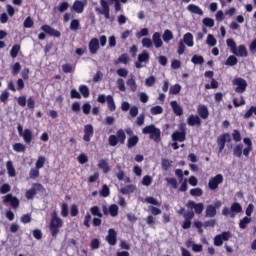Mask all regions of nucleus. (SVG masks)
<instances>
[{"label": "nucleus", "mask_w": 256, "mask_h": 256, "mask_svg": "<svg viewBox=\"0 0 256 256\" xmlns=\"http://www.w3.org/2000/svg\"><path fill=\"white\" fill-rule=\"evenodd\" d=\"M61 227H63V219H61L57 211L54 210L51 214V219L49 224L51 235L53 237H57V235H59V231H61Z\"/></svg>", "instance_id": "obj_1"}, {"label": "nucleus", "mask_w": 256, "mask_h": 256, "mask_svg": "<svg viewBox=\"0 0 256 256\" xmlns=\"http://www.w3.org/2000/svg\"><path fill=\"white\" fill-rule=\"evenodd\" d=\"M125 139H127V135H125L124 129H119L116 132V135H110L108 138V143L110 147H117V145L120 143V145H125Z\"/></svg>", "instance_id": "obj_2"}, {"label": "nucleus", "mask_w": 256, "mask_h": 256, "mask_svg": "<svg viewBox=\"0 0 256 256\" xmlns=\"http://www.w3.org/2000/svg\"><path fill=\"white\" fill-rule=\"evenodd\" d=\"M142 133L144 135H150V139L155 143H159L161 141V129L155 127V125L151 124L142 129Z\"/></svg>", "instance_id": "obj_3"}, {"label": "nucleus", "mask_w": 256, "mask_h": 256, "mask_svg": "<svg viewBox=\"0 0 256 256\" xmlns=\"http://www.w3.org/2000/svg\"><path fill=\"white\" fill-rule=\"evenodd\" d=\"M178 215H183L184 218L182 229H191V221H193L195 217V212L193 210L185 212V208H180L178 210Z\"/></svg>", "instance_id": "obj_4"}, {"label": "nucleus", "mask_w": 256, "mask_h": 256, "mask_svg": "<svg viewBox=\"0 0 256 256\" xmlns=\"http://www.w3.org/2000/svg\"><path fill=\"white\" fill-rule=\"evenodd\" d=\"M242 211H243V207L241 206V204L238 202H234L232 203L230 209L227 206H225L222 209V215L224 217H231V219H235V214L241 213Z\"/></svg>", "instance_id": "obj_5"}, {"label": "nucleus", "mask_w": 256, "mask_h": 256, "mask_svg": "<svg viewBox=\"0 0 256 256\" xmlns=\"http://www.w3.org/2000/svg\"><path fill=\"white\" fill-rule=\"evenodd\" d=\"M45 187L41 183H34L32 187L25 192V197L28 200L34 199L37 193H45Z\"/></svg>", "instance_id": "obj_6"}, {"label": "nucleus", "mask_w": 256, "mask_h": 256, "mask_svg": "<svg viewBox=\"0 0 256 256\" xmlns=\"http://www.w3.org/2000/svg\"><path fill=\"white\" fill-rule=\"evenodd\" d=\"M17 131L20 137H23L24 142H26L27 145L31 144V141H33V132H31V129H25L23 131V126L19 123L17 126Z\"/></svg>", "instance_id": "obj_7"}, {"label": "nucleus", "mask_w": 256, "mask_h": 256, "mask_svg": "<svg viewBox=\"0 0 256 256\" xmlns=\"http://www.w3.org/2000/svg\"><path fill=\"white\" fill-rule=\"evenodd\" d=\"M186 207H187V209H191V211H193V209H194V212L196 213V215H201V213H203V211L205 209V205L202 202L197 203L193 200H189L186 203Z\"/></svg>", "instance_id": "obj_8"}, {"label": "nucleus", "mask_w": 256, "mask_h": 256, "mask_svg": "<svg viewBox=\"0 0 256 256\" xmlns=\"http://www.w3.org/2000/svg\"><path fill=\"white\" fill-rule=\"evenodd\" d=\"M221 183H223V176L221 174H217L209 179L208 187L210 191H216V189H219V185H221Z\"/></svg>", "instance_id": "obj_9"}, {"label": "nucleus", "mask_w": 256, "mask_h": 256, "mask_svg": "<svg viewBox=\"0 0 256 256\" xmlns=\"http://www.w3.org/2000/svg\"><path fill=\"white\" fill-rule=\"evenodd\" d=\"M226 143H231V134L229 133L222 134L217 138L219 153H222L223 149H225Z\"/></svg>", "instance_id": "obj_10"}, {"label": "nucleus", "mask_w": 256, "mask_h": 256, "mask_svg": "<svg viewBox=\"0 0 256 256\" xmlns=\"http://www.w3.org/2000/svg\"><path fill=\"white\" fill-rule=\"evenodd\" d=\"M229 239H231V232H222L214 237V245L215 247H221L223 241H229Z\"/></svg>", "instance_id": "obj_11"}, {"label": "nucleus", "mask_w": 256, "mask_h": 256, "mask_svg": "<svg viewBox=\"0 0 256 256\" xmlns=\"http://www.w3.org/2000/svg\"><path fill=\"white\" fill-rule=\"evenodd\" d=\"M233 85H236V93H245L247 91V80L243 78H236L233 80Z\"/></svg>", "instance_id": "obj_12"}, {"label": "nucleus", "mask_w": 256, "mask_h": 256, "mask_svg": "<svg viewBox=\"0 0 256 256\" xmlns=\"http://www.w3.org/2000/svg\"><path fill=\"white\" fill-rule=\"evenodd\" d=\"M3 203L5 205H7V203L10 204V206L12 207V209H18L19 205H20V201L19 198L13 196V194H7L4 199H3Z\"/></svg>", "instance_id": "obj_13"}, {"label": "nucleus", "mask_w": 256, "mask_h": 256, "mask_svg": "<svg viewBox=\"0 0 256 256\" xmlns=\"http://www.w3.org/2000/svg\"><path fill=\"white\" fill-rule=\"evenodd\" d=\"M106 241L111 247H115V245H117V231H115V229L110 228L108 230Z\"/></svg>", "instance_id": "obj_14"}, {"label": "nucleus", "mask_w": 256, "mask_h": 256, "mask_svg": "<svg viewBox=\"0 0 256 256\" xmlns=\"http://www.w3.org/2000/svg\"><path fill=\"white\" fill-rule=\"evenodd\" d=\"M41 31L49 35L50 37H61V32L55 30V28L51 27L50 25L44 24L41 26Z\"/></svg>", "instance_id": "obj_15"}, {"label": "nucleus", "mask_w": 256, "mask_h": 256, "mask_svg": "<svg viewBox=\"0 0 256 256\" xmlns=\"http://www.w3.org/2000/svg\"><path fill=\"white\" fill-rule=\"evenodd\" d=\"M94 135L93 125L87 124L84 126V135H83V141L86 143H89L91 141V137Z\"/></svg>", "instance_id": "obj_16"}, {"label": "nucleus", "mask_w": 256, "mask_h": 256, "mask_svg": "<svg viewBox=\"0 0 256 256\" xmlns=\"http://www.w3.org/2000/svg\"><path fill=\"white\" fill-rule=\"evenodd\" d=\"M171 137H172V141L183 143L187 139V132L174 131Z\"/></svg>", "instance_id": "obj_17"}, {"label": "nucleus", "mask_w": 256, "mask_h": 256, "mask_svg": "<svg viewBox=\"0 0 256 256\" xmlns=\"http://www.w3.org/2000/svg\"><path fill=\"white\" fill-rule=\"evenodd\" d=\"M88 48L91 55H97V51H99V39L92 38L88 44Z\"/></svg>", "instance_id": "obj_18"}, {"label": "nucleus", "mask_w": 256, "mask_h": 256, "mask_svg": "<svg viewBox=\"0 0 256 256\" xmlns=\"http://www.w3.org/2000/svg\"><path fill=\"white\" fill-rule=\"evenodd\" d=\"M197 113L201 119H209V108L206 105L200 104L197 108Z\"/></svg>", "instance_id": "obj_19"}, {"label": "nucleus", "mask_w": 256, "mask_h": 256, "mask_svg": "<svg viewBox=\"0 0 256 256\" xmlns=\"http://www.w3.org/2000/svg\"><path fill=\"white\" fill-rule=\"evenodd\" d=\"M100 5L102 7L101 14L104 15L105 19H111V15L109 14V3L107 0H100Z\"/></svg>", "instance_id": "obj_20"}, {"label": "nucleus", "mask_w": 256, "mask_h": 256, "mask_svg": "<svg viewBox=\"0 0 256 256\" xmlns=\"http://www.w3.org/2000/svg\"><path fill=\"white\" fill-rule=\"evenodd\" d=\"M232 53L233 55H236V57H247L249 55L245 45H239L238 48L236 47L235 51Z\"/></svg>", "instance_id": "obj_21"}, {"label": "nucleus", "mask_w": 256, "mask_h": 256, "mask_svg": "<svg viewBox=\"0 0 256 256\" xmlns=\"http://www.w3.org/2000/svg\"><path fill=\"white\" fill-rule=\"evenodd\" d=\"M187 123L190 127H195V125L201 127V118L197 115H190L187 119Z\"/></svg>", "instance_id": "obj_22"}, {"label": "nucleus", "mask_w": 256, "mask_h": 256, "mask_svg": "<svg viewBox=\"0 0 256 256\" xmlns=\"http://www.w3.org/2000/svg\"><path fill=\"white\" fill-rule=\"evenodd\" d=\"M216 215L217 210L215 209V206H213L212 204L207 205L205 210V217L213 219V217H215Z\"/></svg>", "instance_id": "obj_23"}, {"label": "nucleus", "mask_w": 256, "mask_h": 256, "mask_svg": "<svg viewBox=\"0 0 256 256\" xmlns=\"http://www.w3.org/2000/svg\"><path fill=\"white\" fill-rule=\"evenodd\" d=\"M152 41H153L156 49H160V47H163V40H161V33L155 32L152 35Z\"/></svg>", "instance_id": "obj_24"}, {"label": "nucleus", "mask_w": 256, "mask_h": 256, "mask_svg": "<svg viewBox=\"0 0 256 256\" xmlns=\"http://www.w3.org/2000/svg\"><path fill=\"white\" fill-rule=\"evenodd\" d=\"M72 9L76 13H83V11L85 10V3L81 2V0H76L73 3Z\"/></svg>", "instance_id": "obj_25"}, {"label": "nucleus", "mask_w": 256, "mask_h": 256, "mask_svg": "<svg viewBox=\"0 0 256 256\" xmlns=\"http://www.w3.org/2000/svg\"><path fill=\"white\" fill-rule=\"evenodd\" d=\"M138 143H139V136L133 135L130 138H128L127 148L128 149H133V147H137Z\"/></svg>", "instance_id": "obj_26"}, {"label": "nucleus", "mask_w": 256, "mask_h": 256, "mask_svg": "<svg viewBox=\"0 0 256 256\" xmlns=\"http://www.w3.org/2000/svg\"><path fill=\"white\" fill-rule=\"evenodd\" d=\"M170 105L175 115H177L178 117H181V115H183V108L180 107L177 101H172Z\"/></svg>", "instance_id": "obj_27"}, {"label": "nucleus", "mask_w": 256, "mask_h": 256, "mask_svg": "<svg viewBox=\"0 0 256 256\" xmlns=\"http://www.w3.org/2000/svg\"><path fill=\"white\" fill-rule=\"evenodd\" d=\"M187 11L194 13L195 15H203V10L195 4H189L187 6Z\"/></svg>", "instance_id": "obj_28"}, {"label": "nucleus", "mask_w": 256, "mask_h": 256, "mask_svg": "<svg viewBox=\"0 0 256 256\" xmlns=\"http://www.w3.org/2000/svg\"><path fill=\"white\" fill-rule=\"evenodd\" d=\"M6 169H7L9 177H16L17 176V172L15 171V167L13 166L12 161H7L6 162Z\"/></svg>", "instance_id": "obj_29"}, {"label": "nucleus", "mask_w": 256, "mask_h": 256, "mask_svg": "<svg viewBox=\"0 0 256 256\" xmlns=\"http://www.w3.org/2000/svg\"><path fill=\"white\" fill-rule=\"evenodd\" d=\"M19 53H21V45H19V44L13 45L10 50V57L12 59H16V57H18Z\"/></svg>", "instance_id": "obj_30"}, {"label": "nucleus", "mask_w": 256, "mask_h": 256, "mask_svg": "<svg viewBox=\"0 0 256 256\" xmlns=\"http://www.w3.org/2000/svg\"><path fill=\"white\" fill-rule=\"evenodd\" d=\"M99 169H102L103 173H109L111 168L109 167V163L105 159H101L98 163Z\"/></svg>", "instance_id": "obj_31"}, {"label": "nucleus", "mask_w": 256, "mask_h": 256, "mask_svg": "<svg viewBox=\"0 0 256 256\" xmlns=\"http://www.w3.org/2000/svg\"><path fill=\"white\" fill-rule=\"evenodd\" d=\"M79 91H80V95H82V97H84V99L89 98V95H91L90 91H89V87H87V85L82 84L79 86Z\"/></svg>", "instance_id": "obj_32"}, {"label": "nucleus", "mask_w": 256, "mask_h": 256, "mask_svg": "<svg viewBox=\"0 0 256 256\" xmlns=\"http://www.w3.org/2000/svg\"><path fill=\"white\" fill-rule=\"evenodd\" d=\"M135 186L134 185H127L120 189V193L122 195H131V193H134Z\"/></svg>", "instance_id": "obj_33"}, {"label": "nucleus", "mask_w": 256, "mask_h": 256, "mask_svg": "<svg viewBox=\"0 0 256 256\" xmlns=\"http://www.w3.org/2000/svg\"><path fill=\"white\" fill-rule=\"evenodd\" d=\"M106 101H107L109 111L113 112L117 109V106H115V100H113V96L108 95L106 97Z\"/></svg>", "instance_id": "obj_34"}, {"label": "nucleus", "mask_w": 256, "mask_h": 256, "mask_svg": "<svg viewBox=\"0 0 256 256\" xmlns=\"http://www.w3.org/2000/svg\"><path fill=\"white\" fill-rule=\"evenodd\" d=\"M12 147L16 153H25L27 150V147L23 143H15Z\"/></svg>", "instance_id": "obj_35"}, {"label": "nucleus", "mask_w": 256, "mask_h": 256, "mask_svg": "<svg viewBox=\"0 0 256 256\" xmlns=\"http://www.w3.org/2000/svg\"><path fill=\"white\" fill-rule=\"evenodd\" d=\"M184 43L188 46V47H193L194 42H193V34H191L190 32L186 33L184 35Z\"/></svg>", "instance_id": "obj_36"}, {"label": "nucleus", "mask_w": 256, "mask_h": 256, "mask_svg": "<svg viewBox=\"0 0 256 256\" xmlns=\"http://www.w3.org/2000/svg\"><path fill=\"white\" fill-rule=\"evenodd\" d=\"M233 155H234V157H238L239 159H240V157H242V155H243V144H238L234 147Z\"/></svg>", "instance_id": "obj_37"}, {"label": "nucleus", "mask_w": 256, "mask_h": 256, "mask_svg": "<svg viewBox=\"0 0 256 256\" xmlns=\"http://www.w3.org/2000/svg\"><path fill=\"white\" fill-rule=\"evenodd\" d=\"M108 211L111 217H117V215H119V206H117V204H111Z\"/></svg>", "instance_id": "obj_38"}, {"label": "nucleus", "mask_w": 256, "mask_h": 256, "mask_svg": "<svg viewBox=\"0 0 256 256\" xmlns=\"http://www.w3.org/2000/svg\"><path fill=\"white\" fill-rule=\"evenodd\" d=\"M164 43H169L173 39V32L169 29H166L162 35Z\"/></svg>", "instance_id": "obj_39"}, {"label": "nucleus", "mask_w": 256, "mask_h": 256, "mask_svg": "<svg viewBox=\"0 0 256 256\" xmlns=\"http://www.w3.org/2000/svg\"><path fill=\"white\" fill-rule=\"evenodd\" d=\"M191 62L194 65H203L205 63V58H203V56L200 55H194L191 59Z\"/></svg>", "instance_id": "obj_40"}, {"label": "nucleus", "mask_w": 256, "mask_h": 256, "mask_svg": "<svg viewBox=\"0 0 256 256\" xmlns=\"http://www.w3.org/2000/svg\"><path fill=\"white\" fill-rule=\"evenodd\" d=\"M251 223V218L249 216H245L244 218L240 219L239 221V227L240 229H247V225Z\"/></svg>", "instance_id": "obj_41"}, {"label": "nucleus", "mask_w": 256, "mask_h": 256, "mask_svg": "<svg viewBox=\"0 0 256 256\" xmlns=\"http://www.w3.org/2000/svg\"><path fill=\"white\" fill-rule=\"evenodd\" d=\"M138 61L140 63H149V52L143 51L141 54H139Z\"/></svg>", "instance_id": "obj_42"}, {"label": "nucleus", "mask_w": 256, "mask_h": 256, "mask_svg": "<svg viewBox=\"0 0 256 256\" xmlns=\"http://www.w3.org/2000/svg\"><path fill=\"white\" fill-rule=\"evenodd\" d=\"M100 197H109L111 195V190L109 189V186L107 184H104L102 186V189L99 192Z\"/></svg>", "instance_id": "obj_43"}, {"label": "nucleus", "mask_w": 256, "mask_h": 256, "mask_svg": "<svg viewBox=\"0 0 256 256\" xmlns=\"http://www.w3.org/2000/svg\"><path fill=\"white\" fill-rule=\"evenodd\" d=\"M126 84L128 87H130V90L135 93V91H137V82H135V80L133 79V76L132 78H129L127 81H126Z\"/></svg>", "instance_id": "obj_44"}, {"label": "nucleus", "mask_w": 256, "mask_h": 256, "mask_svg": "<svg viewBox=\"0 0 256 256\" xmlns=\"http://www.w3.org/2000/svg\"><path fill=\"white\" fill-rule=\"evenodd\" d=\"M189 193L191 197H203V189L201 188H192Z\"/></svg>", "instance_id": "obj_45"}, {"label": "nucleus", "mask_w": 256, "mask_h": 256, "mask_svg": "<svg viewBox=\"0 0 256 256\" xmlns=\"http://www.w3.org/2000/svg\"><path fill=\"white\" fill-rule=\"evenodd\" d=\"M239 60H237V57L231 55L227 58L225 65H228L229 67H234V65H237Z\"/></svg>", "instance_id": "obj_46"}, {"label": "nucleus", "mask_w": 256, "mask_h": 256, "mask_svg": "<svg viewBox=\"0 0 256 256\" xmlns=\"http://www.w3.org/2000/svg\"><path fill=\"white\" fill-rule=\"evenodd\" d=\"M91 215H94V217H103V213H101V210L99 209V206H92L90 208Z\"/></svg>", "instance_id": "obj_47"}, {"label": "nucleus", "mask_w": 256, "mask_h": 256, "mask_svg": "<svg viewBox=\"0 0 256 256\" xmlns=\"http://www.w3.org/2000/svg\"><path fill=\"white\" fill-rule=\"evenodd\" d=\"M169 93H170V95H179V93H181V85L175 84V85L171 86Z\"/></svg>", "instance_id": "obj_48"}, {"label": "nucleus", "mask_w": 256, "mask_h": 256, "mask_svg": "<svg viewBox=\"0 0 256 256\" xmlns=\"http://www.w3.org/2000/svg\"><path fill=\"white\" fill-rule=\"evenodd\" d=\"M206 43L210 47H215V45H217V39H215V36H213V34H208Z\"/></svg>", "instance_id": "obj_49"}, {"label": "nucleus", "mask_w": 256, "mask_h": 256, "mask_svg": "<svg viewBox=\"0 0 256 256\" xmlns=\"http://www.w3.org/2000/svg\"><path fill=\"white\" fill-rule=\"evenodd\" d=\"M202 23L205 27H215V20L213 18L206 17L202 20Z\"/></svg>", "instance_id": "obj_50"}, {"label": "nucleus", "mask_w": 256, "mask_h": 256, "mask_svg": "<svg viewBox=\"0 0 256 256\" xmlns=\"http://www.w3.org/2000/svg\"><path fill=\"white\" fill-rule=\"evenodd\" d=\"M226 45L231 49L232 53L237 49V44L235 43V40H233L232 38L226 40Z\"/></svg>", "instance_id": "obj_51"}, {"label": "nucleus", "mask_w": 256, "mask_h": 256, "mask_svg": "<svg viewBox=\"0 0 256 256\" xmlns=\"http://www.w3.org/2000/svg\"><path fill=\"white\" fill-rule=\"evenodd\" d=\"M253 115H256V106H251L249 110L244 114V119H249Z\"/></svg>", "instance_id": "obj_52"}, {"label": "nucleus", "mask_w": 256, "mask_h": 256, "mask_svg": "<svg viewBox=\"0 0 256 256\" xmlns=\"http://www.w3.org/2000/svg\"><path fill=\"white\" fill-rule=\"evenodd\" d=\"M218 87L219 82L215 78H212L210 84H205V89H217Z\"/></svg>", "instance_id": "obj_53"}, {"label": "nucleus", "mask_w": 256, "mask_h": 256, "mask_svg": "<svg viewBox=\"0 0 256 256\" xmlns=\"http://www.w3.org/2000/svg\"><path fill=\"white\" fill-rule=\"evenodd\" d=\"M61 215L62 217H69V205H67V203H62Z\"/></svg>", "instance_id": "obj_54"}, {"label": "nucleus", "mask_w": 256, "mask_h": 256, "mask_svg": "<svg viewBox=\"0 0 256 256\" xmlns=\"http://www.w3.org/2000/svg\"><path fill=\"white\" fill-rule=\"evenodd\" d=\"M79 27H81V24L79 23V20L78 19H73L70 23L71 31H77V30H79Z\"/></svg>", "instance_id": "obj_55"}, {"label": "nucleus", "mask_w": 256, "mask_h": 256, "mask_svg": "<svg viewBox=\"0 0 256 256\" xmlns=\"http://www.w3.org/2000/svg\"><path fill=\"white\" fill-rule=\"evenodd\" d=\"M151 115H161L163 113V107L161 106H154L150 109Z\"/></svg>", "instance_id": "obj_56"}, {"label": "nucleus", "mask_w": 256, "mask_h": 256, "mask_svg": "<svg viewBox=\"0 0 256 256\" xmlns=\"http://www.w3.org/2000/svg\"><path fill=\"white\" fill-rule=\"evenodd\" d=\"M151 183H153V178L151 176L146 175L142 178V185H144V187H149Z\"/></svg>", "instance_id": "obj_57"}, {"label": "nucleus", "mask_w": 256, "mask_h": 256, "mask_svg": "<svg viewBox=\"0 0 256 256\" xmlns=\"http://www.w3.org/2000/svg\"><path fill=\"white\" fill-rule=\"evenodd\" d=\"M35 165H36L37 169H43V167L45 165V157L39 156Z\"/></svg>", "instance_id": "obj_58"}, {"label": "nucleus", "mask_w": 256, "mask_h": 256, "mask_svg": "<svg viewBox=\"0 0 256 256\" xmlns=\"http://www.w3.org/2000/svg\"><path fill=\"white\" fill-rule=\"evenodd\" d=\"M20 72H21V63L19 62L14 63V65L12 66V75H19Z\"/></svg>", "instance_id": "obj_59"}, {"label": "nucleus", "mask_w": 256, "mask_h": 256, "mask_svg": "<svg viewBox=\"0 0 256 256\" xmlns=\"http://www.w3.org/2000/svg\"><path fill=\"white\" fill-rule=\"evenodd\" d=\"M25 29H31V27H33L34 25V22H33V19L31 18V16H28L24 23H23Z\"/></svg>", "instance_id": "obj_60"}, {"label": "nucleus", "mask_w": 256, "mask_h": 256, "mask_svg": "<svg viewBox=\"0 0 256 256\" xmlns=\"http://www.w3.org/2000/svg\"><path fill=\"white\" fill-rule=\"evenodd\" d=\"M232 139L236 143H239V141H241V132H239V130H233Z\"/></svg>", "instance_id": "obj_61"}, {"label": "nucleus", "mask_w": 256, "mask_h": 256, "mask_svg": "<svg viewBox=\"0 0 256 256\" xmlns=\"http://www.w3.org/2000/svg\"><path fill=\"white\" fill-rule=\"evenodd\" d=\"M116 83L119 91H122V92L126 91L125 80H123V78H119Z\"/></svg>", "instance_id": "obj_62"}, {"label": "nucleus", "mask_w": 256, "mask_h": 256, "mask_svg": "<svg viewBox=\"0 0 256 256\" xmlns=\"http://www.w3.org/2000/svg\"><path fill=\"white\" fill-rule=\"evenodd\" d=\"M9 191H11V185H9V184H3L0 187L1 195H5V194L9 193Z\"/></svg>", "instance_id": "obj_63"}, {"label": "nucleus", "mask_w": 256, "mask_h": 256, "mask_svg": "<svg viewBox=\"0 0 256 256\" xmlns=\"http://www.w3.org/2000/svg\"><path fill=\"white\" fill-rule=\"evenodd\" d=\"M29 177L30 179H37V177H39V169L36 167L32 168L29 172Z\"/></svg>", "instance_id": "obj_64"}]
</instances>
